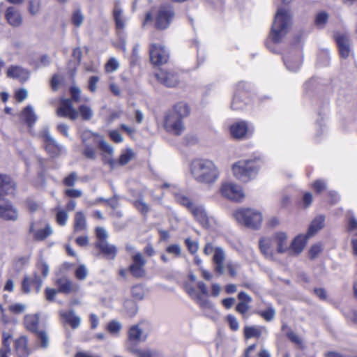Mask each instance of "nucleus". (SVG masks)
<instances>
[{
    "instance_id": "1",
    "label": "nucleus",
    "mask_w": 357,
    "mask_h": 357,
    "mask_svg": "<svg viewBox=\"0 0 357 357\" xmlns=\"http://www.w3.org/2000/svg\"><path fill=\"white\" fill-rule=\"evenodd\" d=\"M190 173L195 181L202 185L211 186L220 176L218 165L208 159H197L192 162Z\"/></svg>"
},
{
    "instance_id": "2",
    "label": "nucleus",
    "mask_w": 357,
    "mask_h": 357,
    "mask_svg": "<svg viewBox=\"0 0 357 357\" xmlns=\"http://www.w3.org/2000/svg\"><path fill=\"white\" fill-rule=\"evenodd\" d=\"M190 114V108L186 103L176 104L165 118L164 127L169 133L180 135L185 130L183 119Z\"/></svg>"
},
{
    "instance_id": "3",
    "label": "nucleus",
    "mask_w": 357,
    "mask_h": 357,
    "mask_svg": "<svg viewBox=\"0 0 357 357\" xmlns=\"http://www.w3.org/2000/svg\"><path fill=\"white\" fill-rule=\"evenodd\" d=\"M291 24V15L283 8H278L272 25L270 37L274 43H279L287 34Z\"/></svg>"
},
{
    "instance_id": "4",
    "label": "nucleus",
    "mask_w": 357,
    "mask_h": 357,
    "mask_svg": "<svg viewBox=\"0 0 357 357\" xmlns=\"http://www.w3.org/2000/svg\"><path fill=\"white\" fill-rule=\"evenodd\" d=\"M231 170L236 179L248 182L257 176L259 165L256 160H241L232 165Z\"/></svg>"
},
{
    "instance_id": "5",
    "label": "nucleus",
    "mask_w": 357,
    "mask_h": 357,
    "mask_svg": "<svg viewBox=\"0 0 357 357\" xmlns=\"http://www.w3.org/2000/svg\"><path fill=\"white\" fill-rule=\"evenodd\" d=\"M150 331V324L145 321L131 326L128 331L127 348L129 346L136 347L138 344L145 342L148 338Z\"/></svg>"
},
{
    "instance_id": "6",
    "label": "nucleus",
    "mask_w": 357,
    "mask_h": 357,
    "mask_svg": "<svg viewBox=\"0 0 357 357\" xmlns=\"http://www.w3.org/2000/svg\"><path fill=\"white\" fill-rule=\"evenodd\" d=\"M234 216L239 223L254 229L259 228L263 220L260 212L251 208L238 209L235 211Z\"/></svg>"
},
{
    "instance_id": "7",
    "label": "nucleus",
    "mask_w": 357,
    "mask_h": 357,
    "mask_svg": "<svg viewBox=\"0 0 357 357\" xmlns=\"http://www.w3.org/2000/svg\"><path fill=\"white\" fill-rule=\"evenodd\" d=\"M174 15L175 13L171 5L165 4L161 6L156 16V28L161 30L167 29L172 22Z\"/></svg>"
},
{
    "instance_id": "8",
    "label": "nucleus",
    "mask_w": 357,
    "mask_h": 357,
    "mask_svg": "<svg viewBox=\"0 0 357 357\" xmlns=\"http://www.w3.org/2000/svg\"><path fill=\"white\" fill-rule=\"evenodd\" d=\"M220 191L223 197L234 201H240L244 197L241 187L232 182L222 183Z\"/></svg>"
},
{
    "instance_id": "9",
    "label": "nucleus",
    "mask_w": 357,
    "mask_h": 357,
    "mask_svg": "<svg viewBox=\"0 0 357 357\" xmlns=\"http://www.w3.org/2000/svg\"><path fill=\"white\" fill-rule=\"evenodd\" d=\"M150 59L154 65H161L167 62L169 53L161 45L152 43L149 50Z\"/></svg>"
},
{
    "instance_id": "10",
    "label": "nucleus",
    "mask_w": 357,
    "mask_h": 357,
    "mask_svg": "<svg viewBox=\"0 0 357 357\" xmlns=\"http://www.w3.org/2000/svg\"><path fill=\"white\" fill-rule=\"evenodd\" d=\"M56 114L60 117H68L70 120H75L79 116V112L74 108L73 100L70 98L61 99Z\"/></svg>"
},
{
    "instance_id": "11",
    "label": "nucleus",
    "mask_w": 357,
    "mask_h": 357,
    "mask_svg": "<svg viewBox=\"0 0 357 357\" xmlns=\"http://www.w3.org/2000/svg\"><path fill=\"white\" fill-rule=\"evenodd\" d=\"M132 263L129 266V271L132 276L137 278H142L145 276L146 272L144 266L146 263L142 255L137 252L132 257Z\"/></svg>"
},
{
    "instance_id": "12",
    "label": "nucleus",
    "mask_w": 357,
    "mask_h": 357,
    "mask_svg": "<svg viewBox=\"0 0 357 357\" xmlns=\"http://www.w3.org/2000/svg\"><path fill=\"white\" fill-rule=\"evenodd\" d=\"M18 213L12 204L3 197H0V218L6 220H16Z\"/></svg>"
},
{
    "instance_id": "13",
    "label": "nucleus",
    "mask_w": 357,
    "mask_h": 357,
    "mask_svg": "<svg viewBox=\"0 0 357 357\" xmlns=\"http://www.w3.org/2000/svg\"><path fill=\"white\" fill-rule=\"evenodd\" d=\"M155 77L159 82L167 87H174L179 82L177 73L171 70H160L155 74Z\"/></svg>"
},
{
    "instance_id": "14",
    "label": "nucleus",
    "mask_w": 357,
    "mask_h": 357,
    "mask_svg": "<svg viewBox=\"0 0 357 357\" xmlns=\"http://www.w3.org/2000/svg\"><path fill=\"white\" fill-rule=\"evenodd\" d=\"M230 132L234 138L243 139L249 137L252 132L250 130L245 121L234 123L230 127Z\"/></svg>"
},
{
    "instance_id": "15",
    "label": "nucleus",
    "mask_w": 357,
    "mask_h": 357,
    "mask_svg": "<svg viewBox=\"0 0 357 357\" xmlns=\"http://www.w3.org/2000/svg\"><path fill=\"white\" fill-rule=\"evenodd\" d=\"M41 137L46 142L45 149L52 155H56L61 151L62 146L50 135L47 129H44L41 132Z\"/></svg>"
},
{
    "instance_id": "16",
    "label": "nucleus",
    "mask_w": 357,
    "mask_h": 357,
    "mask_svg": "<svg viewBox=\"0 0 357 357\" xmlns=\"http://www.w3.org/2000/svg\"><path fill=\"white\" fill-rule=\"evenodd\" d=\"M58 291L62 294H72L79 291V286L66 278H61L56 282Z\"/></svg>"
},
{
    "instance_id": "17",
    "label": "nucleus",
    "mask_w": 357,
    "mask_h": 357,
    "mask_svg": "<svg viewBox=\"0 0 357 357\" xmlns=\"http://www.w3.org/2000/svg\"><path fill=\"white\" fill-rule=\"evenodd\" d=\"M340 54L342 57L347 58L351 52L350 41L347 34L337 33L335 36Z\"/></svg>"
},
{
    "instance_id": "18",
    "label": "nucleus",
    "mask_w": 357,
    "mask_h": 357,
    "mask_svg": "<svg viewBox=\"0 0 357 357\" xmlns=\"http://www.w3.org/2000/svg\"><path fill=\"white\" fill-rule=\"evenodd\" d=\"M284 63L289 71H296L301 66V58L299 53L289 52L283 57Z\"/></svg>"
},
{
    "instance_id": "19",
    "label": "nucleus",
    "mask_w": 357,
    "mask_h": 357,
    "mask_svg": "<svg viewBox=\"0 0 357 357\" xmlns=\"http://www.w3.org/2000/svg\"><path fill=\"white\" fill-rule=\"evenodd\" d=\"M29 232L33 234L36 241H43L52 234L53 230L50 225L47 224L45 228L36 229V223L32 222L29 227Z\"/></svg>"
},
{
    "instance_id": "20",
    "label": "nucleus",
    "mask_w": 357,
    "mask_h": 357,
    "mask_svg": "<svg viewBox=\"0 0 357 357\" xmlns=\"http://www.w3.org/2000/svg\"><path fill=\"white\" fill-rule=\"evenodd\" d=\"M15 189V183L7 175L0 174V197L12 195Z\"/></svg>"
},
{
    "instance_id": "21",
    "label": "nucleus",
    "mask_w": 357,
    "mask_h": 357,
    "mask_svg": "<svg viewBox=\"0 0 357 357\" xmlns=\"http://www.w3.org/2000/svg\"><path fill=\"white\" fill-rule=\"evenodd\" d=\"M225 250L220 247L215 248V253L213 257V261L215 264V271L220 275L225 273V267L224 266V261L225 259Z\"/></svg>"
},
{
    "instance_id": "22",
    "label": "nucleus",
    "mask_w": 357,
    "mask_h": 357,
    "mask_svg": "<svg viewBox=\"0 0 357 357\" xmlns=\"http://www.w3.org/2000/svg\"><path fill=\"white\" fill-rule=\"evenodd\" d=\"M6 19L12 26H19L22 23V17L19 10L13 6L6 9L5 14Z\"/></svg>"
},
{
    "instance_id": "23",
    "label": "nucleus",
    "mask_w": 357,
    "mask_h": 357,
    "mask_svg": "<svg viewBox=\"0 0 357 357\" xmlns=\"http://www.w3.org/2000/svg\"><path fill=\"white\" fill-rule=\"evenodd\" d=\"M96 248L107 259H113L116 255L117 249L116 246L109 243L107 241H96Z\"/></svg>"
},
{
    "instance_id": "24",
    "label": "nucleus",
    "mask_w": 357,
    "mask_h": 357,
    "mask_svg": "<svg viewBox=\"0 0 357 357\" xmlns=\"http://www.w3.org/2000/svg\"><path fill=\"white\" fill-rule=\"evenodd\" d=\"M128 351L135 355L136 357H164L162 353L156 349H139L129 346Z\"/></svg>"
},
{
    "instance_id": "25",
    "label": "nucleus",
    "mask_w": 357,
    "mask_h": 357,
    "mask_svg": "<svg viewBox=\"0 0 357 357\" xmlns=\"http://www.w3.org/2000/svg\"><path fill=\"white\" fill-rule=\"evenodd\" d=\"M60 316L63 323L69 324L73 329L78 328L81 324V318L77 316L73 310L69 311H61Z\"/></svg>"
},
{
    "instance_id": "26",
    "label": "nucleus",
    "mask_w": 357,
    "mask_h": 357,
    "mask_svg": "<svg viewBox=\"0 0 357 357\" xmlns=\"http://www.w3.org/2000/svg\"><path fill=\"white\" fill-rule=\"evenodd\" d=\"M16 354L18 357H29L31 354V349L28 347V338L26 336H21L15 342Z\"/></svg>"
},
{
    "instance_id": "27",
    "label": "nucleus",
    "mask_w": 357,
    "mask_h": 357,
    "mask_svg": "<svg viewBox=\"0 0 357 357\" xmlns=\"http://www.w3.org/2000/svg\"><path fill=\"white\" fill-rule=\"evenodd\" d=\"M187 292L189 296L197 302L200 307L206 309L213 307L211 302L204 298L201 294L198 293L193 287H188Z\"/></svg>"
},
{
    "instance_id": "28",
    "label": "nucleus",
    "mask_w": 357,
    "mask_h": 357,
    "mask_svg": "<svg viewBox=\"0 0 357 357\" xmlns=\"http://www.w3.org/2000/svg\"><path fill=\"white\" fill-rule=\"evenodd\" d=\"M273 240L278 246V252L284 253L289 250L288 238L286 233L283 231L276 232L273 236Z\"/></svg>"
},
{
    "instance_id": "29",
    "label": "nucleus",
    "mask_w": 357,
    "mask_h": 357,
    "mask_svg": "<svg viewBox=\"0 0 357 357\" xmlns=\"http://www.w3.org/2000/svg\"><path fill=\"white\" fill-rule=\"evenodd\" d=\"M7 75L9 77L18 79L22 82H24L29 79V73L22 67L13 66L8 68Z\"/></svg>"
},
{
    "instance_id": "30",
    "label": "nucleus",
    "mask_w": 357,
    "mask_h": 357,
    "mask_svg": "<svg viewBox=\"0 0 357 357\" xmlns=\"http://www.w3.org/2000/svg\"><path fill=\"white\" fill-rule=\"evenodd\" d=\"M195 218L204 227L208 225V218L205 209L202 206L194 204L189 210Z\"/></svg>"
},
{
    "instance_id": "31",
    "label": "nucleus",
    "mask_w": 357,
    "mask_h": 357,
    "mask_svg": "<svg viewBox=\"0 0 357 357\" xmlns=\"http://www.w3.org/2000/svg\"><path fill=\"white\" fill-rule=\"evenodd\" d=\"M309 237L307 234L306 235L297 236L291 243L289 252L295 255L300 254L303 251Z\"/></svg>"
},
{
    "instance_id": "32",
    "label": "nucleus",
    "mask_w": 357,
    "mask_h": 357,
    "mask_svg": "<svg viewBox=\"0 0 357 357\" xmlns=\"http://www.w3.org/2000/svg\"><path fill=\"white\" fill-rule=\"evenodd\" d=\"M113 17L116 29L119 31H123L126 26V19L123 15V10L118 5H116L114 8Z\"/></svg>"
},
{
    "instance_id": "33",
    "label": "nucleus",
    "mask_w": 357,
    "mask_h": 357,
    "mask_svg": "<svg viewBox=\"0 0 357 357\" xmlns=\"http://www.w3.org/2000/svg\"><path fill=\"white\" fill-rule=\"evenodd\" d=\"M40 317L38 314H26L24 317V325L27 330L32 333H37L38 331Z\"/></svg>"
},
{
    "instance_id": "34",
    "label": "nucleus",
    "mask_w": 357,
    "mask_h": 357,
    "mask_svg": "<svg viewBox=\"0 0 357 357\" xmlns=\"http://www.w3.org/2000/svg\"><path fill=\"white\" fill-rule=\"evenodd\" d=\"M81 138L84 145H96L101 137L89 130H85L81 133Z\"/></svg>"
},
{
    "instance_id": "35",
    "label": "nucleus",
    "mask_w": 357,
    "mask_h": 357,
    "mask_svg": "<svg viewBox=\"0 0 357 357\" xmlns=\"http://www.w3.org/2000/svg\"><path fill=\"white\" fill-rule=\"evenodd\" d=\"M21 116L29 128H31L37 120V116L31 106L26 107L22 110Z\"/></svg>"
},
{
    "instance_id": "36",
    "label": "nucleus",
    "mask_w": 357,
    "mask_h": 357,
    "mask_svg": "<svg viewBox=\"0 0 357 357\" xmlns=\"http://www.w3.org/2000/svg\"><path fill=\"white\" fill-rule=\"evenodd\" d=\"M325 218L323 215H319L316 217L311 222L308 231L307 236H312L318 231H319L324 225Z\"/></svg>"
},
{
    "instance_id": "37",
    "label": "nucleus",
    "mask_w": 357,
    "mask_h": 357,
    "mask_svg": "<svg viewBox=\"0 0 357 357\" xmlns=\"http://www.w3.org/2000/svg\"><path fill=\"white\" fill-rule=\"evenodd\" d=\"M267 332V330L265 327H259V326H246L244 328V335L246 339H250L252 337H259L262 333V332Z\"/></svg>"
},
{
    "instance_id": "38",
    "label": "nucleus",
    "mask_w": 357,
    "mask_h": 357,
    "mask_svg": "<svg viewBox=\"0 0 357 357\" xmlns=\"http://www.w3.org/2000/svg\"><path fill=\"white\" fill-rule=\"evenodd\" d=\"M86 228V220L82 211H78L75 215L74 231L75 232L84 231Z\"/></svg>"
},
{
    "instance_id": "39",
    "label": "nucleus",
    "mask_w": 357,
    "mask_h": 357,
    "mask_svg": "<svg viewBox=\"0 0 357 357\" xmlns=\"http://www.w3.org/2000/svg\"><path fill=\"white\" fill-rule=\"evenodd\" d=\"M174 196L176 202L181 205L186 207L188 210H190L194 205L190 199L181 192H174Z\"/></svg>"
},
{
    "instance_id": "40",
    "label": "nucleus",
    "mask_w": 357,
    "mask_h": 357,
    "mask_svg": "<svg viewBox=\"0 0 357 357\" xmlns=\"http://www.w3.org/2000/svg\"><path fill=\"white\" fill-rule=\"evenodd\" d=\"M271 240L269 238H261L259 241V248L261 252L266 257L272 256V250L271 249Z\"/></svg>"
},
{
    "instance_id": "41",
    "label": "nucleus",
    "mask_w": 357,
    "mask_h": 357,
    "mask_svg": "<svg viewBox=\"0 0 357 357\" xmlns=\"http://www.w3.org/2000/svg\"><path fill=\"white\" fill-rule=\"evenodd\" d=\"M41 9V0H29L28 11L30 15L34 16L39 14Z\"/></svg>"
},
{
    "instance_id": "42",
    "label": "nucleus",
    "mask_w": 357,
    "mask_h": 357,
    "mask_svg": "<svg viewBox=\"0 0 357 357\" xmlns=\"http://www.w3.org/2000/svg\"><path fill=\"white\" fill-rule=\"evenodd\" d=\"M55 211L56 222L61 226H65L68 218V213L59 207L56 208Z\"/></svg>"
},
{
    "instance_id": "43",
    "label": "nucleus",
    "mask_w": 357,
    "mask_h": 357,
    "mask_svg": "<svg viewBox=\"0 0 357 357\" xmlns=\"http://www.w3.org/2000/svg\"><path fill=\"white\" fill-rule=\"evenodd\" d=\"M257 313L266 321H271L275 318V310L272 305H269L266 310L259 311Z\"/></svg>"
},
{
    "instance_id": "44",
    "label": "nucleus",
    "mask_w": 357,
    "mask_h": 357,
    "mask_svg": "<svg viewBox=\"0 0 357 357\" xmlns=\"http://www.w3.org/2000/svg\"><path fill=\"white\" fill-rule=\"evenodd\" d=\"M132 296L136 300H142L145 296V290L142 285L136 284L131 289Z\"/></svg>"
},
{
    "instance_id": "45",
    "label": "nucleus",
    "mask_w": 357,
    "mask_h": 357,
    "mask_svg": "<svg viewBox=\"0 0 357 357\" xmlns=\"http://www.w3.org/2000/svg\"><path fill=\"white\" fill-rule=\"evenodd\" d=\"M79 112L81 117L84 121L90 120L93 116V110L87 105H82L79 107Z\"/></svg>"
},
{
    "instance_id": "46",
    "label": "nucleus",
    "mask_w": 357,
    "mask_h": 357,
    "mask_svg": "<svg viewBox=\"0 0 357 357\" xmlns=\"http://www.w3.org/2000/svg\"><path fill=\"white\" fill-rule=\"evenodd\" d=\"M124 308L126 310L128 314L130 317L135 316L137 314L138 310L137 304L131 300H127L125 301Z\"/></svg>"
},
{
    "instance_id": "47",
    "label": "nucleus",
    "mask_w": 357,
    "mask_h": 357,
    "mask_svg": "<svg viewBox=\"0 0 357 357\" xmlns=\"http://www.w3.org/2000/svg\"><path fill=\"white\" fill-rule=\"evenodd\" d=\"M134 155V153L132 149H127L125 153H123L121 155L118 161V167L119 165H126Z\"/></svg>"
},
{
    "instance_id": "48",
    "label": "nucleus",
    "mask_w": 357,
    "mask_h": 357,
    "mask_svg": "<svg viewBox=\"0 0 357 357\" xmlns=\"http://www.w3.org/2000/svg\"><path fill=\"white\" fill-rule=\"evenodd\" d=\"M84 20V15L80 10H76L73 12L71 17L72 23L77 27H79Z\"/></svg>"
},
{
    "instance_id": "49",
    "label": "nucleus",
    "mask_w": 357,
    "mask_h": 357,
    "mask_svg": "<svg viewBox=\"0 0 357 357\" xmlns=\"http://www.w3.org/2000/svg\"><path fill=\"white\" fill-rule=\"evenodd\" d=\"M78 180L77 174L75 172H72L67 176H66L63 181V184L66 186L73 187Z\"/></svg>"
},
{
    "instance_id": "50",
    "label": "nucleus",
    "mask_w": 357,
    "mask_h": 357,
    "mask_svg": "<svg viewBox=\"0 0 357 357\" xmlns=\"http://www.w3.org/2000/svg\"><path fill=\"white\" fill-rule=\"evenodd\" d=\"M36 334L40 341V347L42 348H47L49 345V337L46 332L44 331H38Z\"/></svg>"
},
{
    "instance_id": "51",
    "label": "nucleus",
    "mask_w": 357,
    "mask_h": 357,
    "mask_svg": "<svg viewBox=\"0 0 357 357\" xmlns=\"http://www.w3.org/2000/svg\"><path fill=\"white\" fill-rule=\"evenodd\" d=\"M95 145H84L85 148L83 151V155L88 159L93 160L96 158V153L93 148Z\"/></svg>"
},
{
    "instance_id": "52",
    "label": "nucleus",
    "mask_w": 357,
    "mask_h": 357,
    "mask_svg": "<svg viewBox=\"0 0 357 357\" xmlns=\"http://www.w3.org/2000/svg\"><path fill=\"white\" fill-rule=\"evenodd\" d=\"M122 326L121 323L117 321H112L107 325V330L112 334H118Z\"/></svg>"
},
{
    "instance_id": "53",
    "label": "nucleus",
    "mask_w": 357,
    "mask_h": 357,
    "mask_svg": "<svg viewBox=\"0 0 357 357\" xmlns=\"http://www.w3.org/2000/svg\"><path fill=\"white\" fill-rule=\"evenodd\" d=\"M29 278L31 279V285L36 289V293H39L43 284L42 279L36 273L33 274V277Z\"/></svg>"
},
{
    "instance_id": "54",
    "label": "nucleus",
    "mask_w": 357,
    "mask_h": 357,
    "mask_svg": "<svg viewBox=\"0 0 357 357\" xmlns=\"http://www.w3.org/2000/svg\"><path fill=\"white\" fill-rule=\"evenodd\" d=\"M88 275V270L84 265H80L75 271V276L79 280H84Z\"/></svg>"
},
{
    "instance_id": "55",
    "label": "nucleus",
    "mask_w": 357,
    "mask_h": 357,
    "mask_svg": "<svg viewBox=\"0 0 357 357\" xmlns=\"http://www.w3.org/2000/svg\"><path fill=\"white\" fill-rule=\"evenodd\" d=\"M119 63L115 58H111L105 65L107 72H114L118 69Z\"/></svg>"
},
{
    "instance_id": "56",
    "label": "nucleus",
    "mask_w": 357,
    "mask_h": 357,
    "mask_svg": "<svg viewBox=\"0 0 357 357\" xmlns=\"http://www.w3.org/2000/svg\"><path fill=\"white\" fill-rule=\"evenodd\" d=\"M26 305L22 303H14L9 306V310L14 314H20L25 311Z\"/></svg>"
},
{
    "instance_id": "57",
    "label": "nucleus",
    "mask_w": 357,
    "mask_h": 357,
    "mask_svg": "<svg viewBox=\"0 0 357 357\" xmlns=\"http://www.w3.org/2000/svg\"><path fill=\"white\" fill-rule=\"evenodd\" d=\"M70 93L72 96V100L79 102L81 99V90L77 86H72L70 88Z\"/></svg>"
},
{
    "instance_id": "58",
    "label": "nucleus",
    "mask_w": 357,
    "mask_h": 357,
    "mask_svg": "<svg viewBox=\"0 0 357 357\" xmlns=\"http://www.w3.org/2000/svg\"><path fill=\"white\" fill-rule=\"evenodd\" d=\"M100 149L107 155H112L113 153V147L107 143L105 141L100 139L98 142Z\"/></svg>"
},
{
    "instance_id": "59",
    "label": "nucleus",
    "mask_w": 357,
    "mask_h": 357,
    "mask_svg": "<svg viewBox=\"0 0 357 357\" xmlns=\"http://www.w3.org/2000/svg\"><path fill=\"white\" fill-rule=\"evenodd\" d=\"M100 149L107 155H112L113 153V147L107 143L105 141L100 139L98 142Z\"/></svg>"
},
{
    "instance_id": "60",
    "label": "nucleus",
    "mask_w": 357,
    "mask_h": 357,
    "mask_svg": "<svg viewBox=\"0 0 357 357\" xmlns=\"http://www.w3.org/2000/svg\"><path fill=\"white\" fill-rule=\"evenodd\" d=\"M167 252L173 255L174 257H179L181 254V249L179 245L173 244L166 248Z\"/></svg>"
},
{
    "instance_id": "61",
    "label": "nucleus",
    "mask_w": 357,
    "mask_h": 357,
    "mask_svg": "<svg viewBox=\"0 0 357 357\" xmlns=\"http://www.w3.org/2000/svg\"><path fill=\"white\" fill-rule=\"evenodd\" d=\"M322 251V247L320 244H315L312 245L309 250L310 258L313 259L318 257V255Z\"/></svg>"
},
{
    "instance_id": "62",
    "label": "nucleus",
    "mask_w": 357,
    "mask_h": 357,
    "mask_svg": "<svg viewBox=\"0 0 357 357\" xmlns=\"http://www.w3.org/2000/svg\"><path fill=\"white\" fill-rule=\"evenodd\" d=\"M134 206L142 214L147 213L149 209L148 205L142 200L135 201Z\"/></svg>"
},
{
    "instance_id": "63",
    "label": "nucleus",
    "mask_w": 357,
    "mask_h": 357,
    "mask_svg": "<svg viewBox=\"0 0 357 357\" xmlns=\"http://www.w3.org/2000/svg\"><path fill=\"white\" fill-rule=\"evenodd\" d=\"M239 268V264L232 261H228L226 264V268L231 277H235L237 275V269Z\"/></svg>"
},
{
    "instance_id": "64",
    "label": "nucleus",
    "mask_w": 357,
    "mask_h": 357,
    "mask_svg": "<svg viewBox=\"0 0 357 357\" xmlns=\"http://www.w3.org/2000/svg\"><path fill=\"white\" fill-rule=\"evenodd\" d=\"M58 292V289L56 290L52 288L47 287L45 289V298L48 301L53 302L54 301L56 296Z\"/></svg>"
}]
</instances>
